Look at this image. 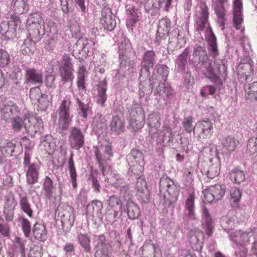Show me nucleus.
Masks as SVG:
<instances>
[{
    "label": "nucleus",
    "mask_w": 257,
    "mask_h": 257,
    "mask_svg": "<svg viewBox=\"0 0 257 257\" xmlns=\"http://www.w3.org/2000/svg\"><path fill=\"white\" fill-rule=\"evenodd\" d=\"M93 154L95 160L105 177V181L115 187L121 197L124 200H128L130 198V191L128 184L123 179L119 178L118 175L107 165L113 156L111 145L106 143L105 144L94 146Z\"/></svg>",
    "instance_id": "nucleus-1"
},
{
    "label": "nucleus",
    "mask_w": 257,
    "mask_h": 257,
    "mask_svg": "<svg viewBox=\"0 0 257 257\" xmlns=\"http://www.w3.org/2000/svg\"><path fill=\"white\" fill-rule=\"evenodd\" d=\"M189 63L197 72H204L208 78L216 85L221 86L227 76V67L222 62L212 63L204 46L195 45Z\"/></svg>",
    "instance_id": "nucleus-2"
},
{
    "label": "nucleus",
    "mask_w": 257,
    "mask_h": 257,
    "mask_svg": "<svg viewBox=\"0 0 257 257\" xmlns=\"http://www.w3.org/2000/svg\"><path fill=\"white\" fill-rule=\"evenodd\" d=\"M208 8L205 2L200 3L196 7L195 14L194 27L196 31L200 33L207 28L206 38L208 45V51L210 54L215 58L218 55V50L216 42V38L212 29L209 27Z\"/></svg>",
    "instance_id": "nucleus-3"
},
{
    "label": "nucleus",
    "mask_w": 257,
    "mask_h": 257,
    "mask_svg": "<svg viewBox=\"0 0 257 257\" xmlns=\"http://www.w3.org/2000/svg\"><path fill=\"white\" fill-rule=\"evenodd\" d=\"M257 229L254 228L248 232L236 230L230 234V238L236 246H244L253 240V246L251 248L253 257H257Z\"/></svg>",
    "instance_id": "nucleus-4"
},
{
    "label": "nucleus",
    "mask_w": 257,
    "mask_h": 257,
    "mask_svg": "<svg viewBox=\"0 0 257 257\" xmlns=\"http://www.w3.org/2000/svg\"><path fill=\"white\" fill-rule=\"evenodd\" d=\"M71 96H65L61 101L58 109V128L62 131L68 130L72 121L73 115L71 113Z\"/></svg>",
    "instance_id": "nucleus-5"
},
{
    "label": "nucleus",
    "mask_w": 257,
    "mask_h": 257,
    "mask_svg": "<svg viewBox=\"0 0 257 257\" xmlns=\"http://www.w3.org/2000/svg\"><path fill=\"white\" fill-rule=\"evenodd\" d=\"M160 198L164 203L171 204L176 199V187L173 181L168 177L162 178L160 181Z\"/></svg>",
    "instance_id": "nucleus-6"
},
{
    "label": "nucleus",
    "mask_w": 257,
    "mask_h": 257,
    "mask_svg": "<svg viewBox=\"0 0 257 257\" xmlns=\"http://www.w3.org/2000/svg\"><path fill=\"white\" fill-rule=\"evenodd\" d=\"M226 190V186L224 184H218L210 186L202 192L204 201L212 203L213 201L221 200L225 195Z\"/></svg>",
    "instance_id": "nucleus-7"
},
{
    "label": "nucleus",
    "mask_w": 257,
    "mask_h": 257,
    "mask_svg": "<svg viewBox=\"0 0 257 257\" xmlns=\"http://www.w3.org/2000/svg\"><path fill=\"white\" fill-rule=\"evenodd\" d=\"M145 114L143 109L139 105L132 106L130 113V125L134 131L143 127L144 124Z\"/></svg>",
    "instance_id": "nucleus-8"
},
{
    "label": "nucleus",
    "mask_w": 257,
    "mask_h": 257,
    "mask_svg": "<svg viewBox=\"0 0 257 257\" xmlns=\"http://www.w3.org/2000/svg\"><path fill=\"white\" fill-rule=\"evenodd\" d=\"M28 121L32 122L34 124L33 125L27 126L25 124L24 120L20 116L15 117L12 120V126L13 129L16 132H20L23 126H24L26 130L29 131L34 132L35 133L41 132L42 130L41 125V120H39L35 118H31L28 119Z\"/></svg>",
    "instance_id": "nucleus-9"
},
{
    "label": "nucleus",
    "mask_w": 257,
    "mask_h": 257,
    "mask_svg": "<svg viewBox=\"0 0 257 257\" xmlns=\"http://www.w3.org/2000/svg\"><path fill=\"white\" fill-rule=\"evenodd\" d=\"M61 80L63 83L72 82L74 79V69L69 55L63 56L62 63L59 68Z\"/></svg>",
    "instance_id": "nucleus-10"
},
{
    "label": "nucleus",
    "mask_w": 257,
    "mask_h": 257,
    "mask_svg": "<svg viewBox=\"0 0 257 257\" xmlns=\"http://www.w3.org/2000/svg\"><path fill=\"white\" fill-rule=\"evenodd\" d=\"M68 141L71 148L79 150L84 145L85 133L79 127H71Z\"/></svg>",
    "instance_id": "nucleus-11"
},
{
    "label": "nucleus",
    "mask_w": 257,
    "mask_h": 257,
    "mask_svg": "<svg viewBox=\"0 0 257 257\" xmlns=\"http://www.w3.org/2000/svg\"><path fill=\"white\" fill-rule=\"evenodd\" d=\"M213 133L212 122L208 120L197 121L194 127V134L199 139L209 138Z\"/></svg>",
    "instance_id": "nucleus-12"
},
{
    "label": "nucleus",
    "mask_w": 257,
    "mask_h": 257,
    "mask_svg": "<svg viewBox=\"0 0 257 257\" xmlns=\"http://www.w3.org/2000/svg\"><path fill=\"white\" fill-rule=\"evenodd\" d=\"M140 71V78H147L150 75V68L154 66L156 60V54L153 51H147L144 54Z\"/></svg>",
    "instance_id": "nucleus-13"
},
{
    "label": "nucleus",
    "mask_w": 257,
    "mask_h": 257,
    "mask_svg": "<svg viewBox=\"0 0 257 257\" xmlns=\"http://www.w3.org/2000/svg\"><path fill=\"white\" fill-rule=\"evenodd\" d=\"M95 242L97 251L95 257H110V244L106 240L105 236L103 235H95Z\"/></svg>",
    "instance_id": "nucleus-14"
},
{
    "label": "nucleus",
    "mask_w": 257,
    "mask_h": 257,
    "mask_svg": "<svg viewBox=\"0 0 257 257\" xmlns=\"http://www.w3.org/2000/svg\"><path fill=\"white\" fill-rule=\"evenodd\" d=\"M4 214L7 221H11L14 217V210L17 204L15 199L14 196L12 193H9L4 197Z\"/></svg>",
    "instance_id": "nucleus-15"
},
{
    "label": "nucleus",
    "mask_w": 257,
    "mask_h": 257,
    "mask_svg": "<svg viewBox=\"0 0 257 257\" xmlns=\"http://www.w3.org/2000/svg\"><path fill=\"white\" fill-rule=\"evenodd\" d=\"M194 201L195 195L192 193L189 194L185 201L184 218L187 222L195 221L197 219Z\"/></svg>",
    "instance_id": "nucleus-16"
},
{
    "label": "nucleus",
    "mask_w": 257,
    "mask_h": 257,
    "mask_svg": "<svg viewBox=\"0 0 257 257\" xmlns=\"http://www.w3.org/2000/svg\"><path fill=\"white\" fill-rule=\"evenodd\" d=\"M132 50V45L129 40L122 36L118 46V55L120 61V65L125 66L129 57V53Z\"/></svg>",
    "instance_id": "nucleus-17"
},
{
    "label": "nucleus",
    "mask_w": 257,
    "mask_h": 257,
    "mask_svg": "<svg viewBox=\"0 0 257 257\" xmlns=\"http://www.w3.org/2000/svg\"><path fill=\"white\" fill-rule=\"evenodd\" d=\"M170 27L171 22L169 19L164 18L160 20L156 37V41L158 44L166 40L170 30Z\"/></svg>",
    "instance_id": "nucleus-18"
},
{
    "label": "nucleus",
    "mask_w": 257,
    "mask_h": 257,
    "mask_svg": "<svg viewBox=\"0 0 257 257\" xmlns=\"http://www.w3.org/2000/svg\"><path fill=\"white\" fill-rule=\"evenodd\" d=\"M42 191L46 199L53 200L56 199V188L53 180L48 176L43 179Z\"/></svg>",
    "instance_id": "nucleus-19"
},
{
    "label": "nucleus",
    "mask_w": 257,
    "mask_h": 257,
    "mask_svg": "<svg viewBox=\"0 0 257 257\" xmlns=\"http://www.w3.org/2000/svg\"><path fill=\"white\" fill-rule=\"evenodd\" d=\"M100 22L103 28L108 31H112L115 27L116 21L110 8L104 7L102 9Z\"/></svg>",
    "instance_id": "nucleus-20"
},
{
    "label": "nucleus",
    "mask_w": 257,
    "mask_h": 257,
    "mask_svg": "<svg viewBox=\"0 0 257 257\" xmlns=\"http://www.w3.org/2000/svg\"><path fill=\"white\" fill-rule=\"evenodd\" d=\"M136 187L138 199L142 202H148L150 200V193L145 179L142 177L139 178L136 182Z\"/></svg>",
    "instance_id": "nucleus-21"
},
{
    "label": "nucleus",
    "mask_w": 257,
    "mask_h": 257,
    "mask_svg": "<svg viewBox=\"0 0 257 257\" xmlns=\"http://www.w3.org/2000/svg\"><path fill=\"white\" fill-rule=\"evenodd\" d=\"M102 208L103 204L100 201H92L87 206V215L91 216L92 219L102 220L103 217Z\"/></svg>",
    "instance_id": "nucleus-22"
},
{
    "label": "nucleus",
    "mask_w": 257,
    "mask_h": 257,
    "mask_svg": "<svg viewBox=\"0 0 257 257\" xmlns=\"http://www.w3.org/2000/svg\"><path fill=\"white\" fill-rule=\"evenodd\" d=\"M154 82H158V84L156 83L153 89L155 95H162L164 94L168 99L173 97V90L170 86L165 85V81H160V78H154Z\"/></svg>",
    "instance_id": "nucleus-23"
},
{
    "label": "nucleus",
    "mask_w": 257,
    "mask_h": 257,
    "mask_svg": "<svg viewBox=\"0 0 257 257\" xmlns=\"http://www.w3.org/2000/svg\"><path fill=\"white\" fill-rule=\"evenodd\" d=\"M220 142L222 151L226 154L234 152L239 144V141L231 136L223 137Z\"/></svg>",
    "instance_id": "nucleus-24"
},
{
    "label": "nucleus",
    "mask_w": 257,
    "mask_h": 257,
    "mask_svg": "<svg viewBox=\"0 0 257 257\" xmlns=\"http://www.w3.org/2000/svg\"><path fill=\"white\" fill-rule=\"evenodd\" d=\"M143 159V154L141 152L138 150L133 149L131 152L127 156L126 160L128 162V165L130 166V169L132 171H136L135 167L139 168V170L141 171L142 166L141 165V162Z\"/></svg>",
    "instance_id": "nucleus-25"
},
{
    "label": "nucleus",
    "mask_w": 257,
    "mask_h": 257,
    "mask_svg": "<svg viewBox=\"0 0 257 257\" xmlns=\"http://www.w3.org/2000/svg\"><path fill=\"white\" fill-rule=\"evenodd\" d=\"M227 0H211L212 7L215 11L220 23V27L224 28L225 25V9L224 5Z\"/></svg>",
    "instance_id": "nucleus-26"
},
{
    "label": "nucleus",
    "mask_w": 257,
    "mask_h": 257,
    "mask_svg": "<svg viewBox=\"0 0 257 257\" xmlns=\"http://www.w3.org/2000/svg\"><path fill=\"white\" fill-rule=\"evenodd\" d=\"M141 250L143 257H162L161 250L151 240L146 241Z\"/></svg>",
    "instance_id": "nucleus-27"
},
{
    "label": "nucleus",
    "mask_w": 257,
    "mask_h": 257,
    "mask_svg": "<svg viewBox=\"0 0 257 257\" xmlns=\"http://www.w3.org/2000/svg\"><path fill=\"white\" fill-rule=\"evenodd\" d=\"M26 172V182L29 185H33L38 182L40 167L37 164L24 168Z\"/></svg>",
    "instance_id": "nucleus-28"
},
{
    "label": "nucleus",
    "mask_w": 257,
    "mask_h": 257,
    "mask_svg": "<svg viewBox=\"0 0 257 257\" xmlns=\"http://www.w3.org/2000/svg\"><path fill=\"white\" fill-rule=\"evenodd\" d=\"M233 23L237 30L241 28L243 21L242 3L241 0H234L233 4Z\"/></svg>",
    "instance_id": "nucleus-29"
},
{
    "label": "nucleus",
    "mask_w": 257,
    "mask_h": 257,
    "mask_svg": "<svg viewBox=\"0 0 257 257\" xmlns=\"http://www.w3.org/2000/svg\"><path fill=\"white\" fill-rule=\"evenodd\" d=\"M238 222L235 211L231 210L228 213L226 216H223L221 218L220 223L222 228L228 232L234 227L235 225L238 223Z\"/></svg>",
    "instance_id": "nucleus-30"
},
{
    "label": "nucleus",
    "mask_w": 257,
    "mask_h": 257,
    "mask_svg": "<svg viewBox=\"0 0 257 257\" xmlns=\"http://www.w3.org/2000/svg\"><path fill=\"white\" fill-rule=\"evenodd\" d=\"M25 79L27 83L41 84L43 82V73L42 71L34 68H27Z\"/></svg>",
    "instance_id": "nucleus-31"
},
{
    "label": "nucleus",
    "mask_w": 257,
    "mask_h": 257,
    "mask_svg": "<svg viewBox=\"0 0 257 257\" xmlns=\"http://www.w3.org/2000/svg\"><path fill=\"white\" fill-rule=\"evenodd\" d=\"M202 236V232L198 228H194L190 230L188 234L189 242L192 247L195 249H201L202 243L200 237Z\"/></svg>",
    "instance_id": "nucleus-32"
},
{
    "label": "nucleus",
    "mask_w": 257,
    "mask_h": 257,
    "mask_svg": "<svg viewBox=\"0 0 257 257\" xmlns=\"http://www.w3.org/2000/svg\"><path fill=\"white\" fill-rule=\"evenodd\" d=\"M43 23V22L38 24L35 23L31 27H34V29H30L28 30L30 38L34 43L39 41L40 36L45 33V27Z\"/></svg>",
    "instance_id": "nucleus-33"
},
{
    "label": "nucleus",
    "mask_w": 257,
    "mask_h": 257,
    "mask_svg": "<svg viewBox=\"0 0 257 257\" xmlns=\"http://www.w3.org/2000/svg\"><path fill=\"white\" fill-rule=\"evenodd\" d=\"M97 94L96 96V102L104 106V103L107 99L106 89L107 82L105 79L100 81L97 86Z\"/></svg>",
    "instance_id": "nucleus-34"
},
{
    "label": "nucleus",
    "mask_w": 257,
    "mask_h": 257,
    "mask_svg": "<svg viewBox=\"0 0 257 257\" xmlns=\"http://www.w3.org/2000/svg\"><path fill=\"white\" fill-rule=\"evenodd\" d=\"M202 215L204 222V227L208 236H211L213 233L214 228L212 218L208 212V209L205 206L202 208Z\"/></svg>",
    "instance_id": "nucleus-35"
},
{
    "label": "nucleus",
    "mask_w": 257,
    "mask_h": 257,
    "mask_svg": "<svg viewBox=\"0 0 257 257\" xmlns=\"http://www.w3.org/2000/svg\"><path fill=\"white\" fill-rule=\"evenodd\" d=\"M189 48H186L182 53L179 55L175 60V64L178 72H183L185 70L187 64V60L189 54Z\"/></svg>",
    "instance_id": "nucleus-36"
},
{
    "label": "nucleus",
    "mask_w": 257,
    "mask_h": 257,
    "mask_svg": "<svg viewBox=\"0 0 257 257\" xmlns=\"http://www.w3.org/2000/svg\"><path fill=\"white\" fill-rule=\"evenodd\" d=\"M33 233L35 238L40 241H45L47 238V230L43 224L36 223L33 226Z\"/></svg>",
    "instance_id": "nucleus-37"
},
{
    "label": "nucleus",
    "mask_w": 257,
    "mask_h": 257,
    "mask_svg": "<svg viewBox=\"0 0 257 257\" xmlns=\"http://www.w3.org/2000/svg\"><path fill=\"white\" fill-rule=\"evenodd\" d=\"M26 241L19 237H16L14 241L13 250L15 255L20 257H25Z\"/></svg>",
    "instance_id": "nucleus-38"
},
{
    "label": "nucleus",
    "mask_w": 257,
    "mask_h": 257,
    "mask_svg": "<svg viewBox=\"0 0 257 257\" xmlns=\"http://www.w3.org/2000/svg\"><path fill=\"white\" fill-rule=\"evenodd\" d=\"M19 205L21 209L29 217H33V211L29 201V197L26 195H19Z\"/></svg>",
    "instance_id": "nucleus-39"
},
{
    "label": "nucleus",
    "mask_w": 257,
    "mask_h": 257,
    "mask_svg": "<svg viewBox=\"0 0 257 257\" xmlns=\"http://www.w3.org/2000/svg\"><path fill=\"white\" fill-rule=\"evenodd\" d=\"M230 180L233 183L239 184L245 180V175L244 172L235 168L232 169L229 172Z\"/></svg>",
    "instance_id": "nucleus-40"
},
{
    "label": "nucleus",
    "mask_w": 257,
    "mask_h": 257,
    "mask_svg": "<svg viewBox=\"0 0 257 257\" xmlns=\"http://www.w3.org/2000/svg\"><path fill=\"white\" fill-rule=\"evenodd\" d=\"M12 6L14 12L17 14L25 13L29 9L27 0H13Z\"/></svg>",
    "instance_id": "nucleus-41"
},
{
    "label": "nucleus",
    "mask_w": 257,
    "mask_h": 257,
    "mask_svg": "<svg viewBox=\"0 0 257 257\" xmlns=\"http://www.w3.org/2000/svg\"><path fill=\"white\" fill-rule=\"evenodd\" d=\"M245 97L250 101H257V81L248 84L245 89Z\"/></svg>",
    "instance_id": "nucleus-42"
},
{
    "label": "nucleus",
    "mask_w": 257,
    "mask_h": 257,
    "mask_svg": "<svg viewBox=\"0 0 257 257\" xmlns=\"http://www.w3.org/2000/svg\"><path fill=\"white\" fill-rule=\"evenodd\" d=\"M87 72L84 66H80L77 72V85L79 90H85V78Z\"/></svg>",
    "instance_id": "nucleus-43"
},
{
    "label": "nucleus",
    "mask_w": 257,
    "mask_h": 257,
    "mask_svg": "<svg viewBox=\"0 0 257 257\" xmlns=\"http://www.w3.org/2000/svg\"><path fill=\"white\" fill-rule=\"evenodd\" d=\"M220 171V165L218 162H216L210 165L206 172V175L207 177L206 182L217 176L219 174Z\"/></svg>",
    "instance_id": "nucleus-44"
},
{
    "label": "nucleus",
    "mask_w": 257,
    "mask_h": 257,
    "mask_svg": "<svg viewBox=\"0 0 257 257\" xmlns=\"http://www.w3.org/2000/svg\"><path fill=\"white\" fill-rule=\"evenodd\" d=\"M148 124L151 129L157 130L160 126L161 115L158 112H153L148 116Z\"/></svg>",
    "instance_id": "nucleus-45"
},
{
    "label": "nucleus",
    "mask_w": 257,
    "mask_h": 257,
    "mask_svg": "<svg viewBox=\"0 0 257 257\" xmlns=\"http://www.w3.org/2000/svg\"><path fill=\"white\" fill-rule=\"evenodd\" d=\"M149 81L150 84L148 88L145 87L143 84H140L139 88V95L141 97H144L146 95V98H147L153 91L154 86L156 85V83L158 84V82H154V76L150 79Z\"/></svg>",
    "instance_id": "nucleus-46"
},
{
    "label": "nucleus",
    "mask_w": 257,
    "mask_h": 257,
    "mask_svg": "<svg viewBox=\"0 0 257 257\" xmlns=\"http://www.w3.org/2000/svg\"><path fill=\"white\" fill-rule=\"evenodd\" d=\"M127 216L130 219H134L139 217L140 214V209L138 206L133 202L127 203Z\"/></svg>",
    "instance_id": "nucleus-47"
},
{
    "label": "nucleus",
    "mask_w": 257,
    "mask_h": 257,
    "mask_svg": "<svg viewBox=\"0 0 257 257\" xmlns=\"http://www.w3.org/2000/svg\"><path fill=\"white\" fill-rule=\"evenodd\" d=\"M78 241L84 251L89 252L91 250L90 239L86 234L80 233L78 235Z\"/></svg>",
    "instance_id": "nucleus-48"
},
{
    "label": "nucleus",
    "mask_w": 257,
    "mask_h": 257,
    "mask_svg": "<svg viewBox=\"0 0 257 257\" xmlns=\"http://www.w3.org/2000/svg\"><path fill=\"white\" fill-rule=\"evenodd\" d=\"M68 169L70 176V181L73 188H76L77 186V174L73 160V154L71 155L68 161Z\"/></svg>",
    "instance_id": "nucleus-49"
},
{
    "label": "nucleus",
    "mask_w": 257,
    "mask_h": 257,
    "mask_svg": "<svg viewBox=\"0 0 257 257\" xmlns=\"http://www.w3.org/2000/svg\"><path fill=\"white\" fill-rule=\"evenodd\" d=\"M179 31L177 28L174 29L171 32H169L168 37H169L168 45L170 47L177 48L178 41L179 40Z\"/></svg>",
    "instance_id": "nucleus-50"
},
{
    "label": "nucleus",
    "mask_w": 257,
    "mask_h": 257,
    "mask_svg": "<svg viewBox=\"0 0 257 257\" xmlns=\"http://www.w3.org/2000/svg\"><path fill=\"white\" fill-rule=\"evenodd\" d=\"M111 130L116 133H120L124 128L123 123L119 116H114L112 117L110 123Z\"/></svg>",
    "instance_id": "nucleus-51"
},
{
    "label": "nucleus",
    "mask_w": 257,
    "mask_h": 257,
    "mask_svg": "<svg viewBox=\"0 0 257 257\" xmlns=\"http://www.w3.org/2000/svg\"><path fill=\"white\" fill-rule=\"evenodd\" d=\"M108 205L113 209H118L120 211V216L122 215V205L120 199L115 195H112L109 197Z\"/></svg>",
    "instance_id": "nucleus-52"
},
{
    "label": "nucleus",
    "mask_w": 257,
    "mask_h": 257,
    "mask_svg": "<svg viewBox=\"0 0 257 257\" xmlns=\"http://www.w3.org/2000/svg\"><path fill=\"white\" fill-rule=\"evenodd\" d=\"M243 69L245 70H248V72H242V74L244 75L245 77V80H247L253 75V62L250 60L247 63L243 64H240L238 66V69Z\"/></svg>",
    "instance_id": "nucleus-53"
},
{
    "label": "nucleus",
    "mask_w": 257,
    "mask_h": 257,
    "mask_svg": "<svg viewBox=\"0 0 257 257\" xmlns=\"http://www.w3.org/2000/svg\"><path fill=\"white\" fill-rule=\"evenodd\" d=\"M63 227L65 225L71 226L73 224L74 216L68 211H64L59 214Z\"/></svg>",
    "instance_id": "nucleus-54"
},
{
    "label": "nucleus",
    "mask_w": 257,
    "mask_h": 257,
    "mask_svg": "<svg viewBox=\"0 0 257 257\" xmlns=\"http://www.w3.org/2000/svg\"><path fill=\"white\" fill-rule=\"evenodd\" d=\"M78 105L77 110L78 114L83 118H86L88 114L91 110L88 104H84L78 98L76 99Z\"/></svg>",
    "instance_id": "nucleus-55"
},
{
    "label": "nucleus",
    "mask_w": 257,
    "mask_h": 257,
    "mask_svg": "<svg viewBox=\"0 0 257 257\" xmlns=\"http://www.w3.org/2000/svg\"><path fill=\"white\" fill-rule=\"evenodd\" d=\"M79 44H80L81 45H84L85 53L91 52L95 49V43L91 39L86 37L79 38Z\"/></svg>",
    "instance_id": "nucleus-56"
},
{
    "label": "nucleus",
    "mask_w": 257,
    "mask_h": 257,
    "mask_svg": "<svg viewBox=\"0 0 257 257\" xmlns=\"http://www.w3.org/2000/svg\"><path fill=\"white\" fill-rule=\"evenodd\" d=\"M19 220L21 223L25 236L26 237H29L31 231L30 222L28 219L23 216H21Z\"/></svg>",
    "instance_id": "nucleus-57"
},
{
    "label": "nucleus",
    "mask_w": 257,
    "mask_h": 257,
    "mask_svg": "<svg viewBox=\"0 0 257 257\" xmlns=\"http://www.w3.org/2000/svg\"><path fill=\"white\" fill-rule=\"evenodd\" d=\"M157 67L159 75L155 78H160V80H161L160 81H166L169 73V68L167 66L163 64L158 65Z\"/></svg>",
    "instance_id": "nucleus-58"
},
{
    "label": "nucleus",
    "mask_w": 257,
    "mask_h": 257,
    "mask_svg": "<svg viewBox=\"0 0 257 257\" xmlns=\"http://www.w3.org/2000/svg\"><path fill=\"white\" fill-rule=\"evenodd\" d=\"M13 28L10 30L9 25L7 22H3L1 23L0 34H2L6 38H10L13 37Z\"/></svg>",
    "instance_id": "nucleus-59"
},
{
    "label": "nucleus",
    "mask_w": 257,
    "mask_h": 257,
    "mask_svg": "<svg viewBox=\"0 0 257 257\" xmlns=\"http://www.w3.org/2000/svg\"><path fill=\"white\" fill-rule=\"evenodd\" d=\"M37 101L38 103V107L41 111L46 110L51 102L48 95L45 94H41Z\"/></svg>",
    "instance_id": "nucleus-60"
},
{
    "label": "nucleus",
    "mask_w": 257,
    "mask_h": 257,
    "mask_svg": "<svg viewBox=\"0 0 257 257\" xmlns=\"http://www.w3.org/2000/svg\"><path fill=\"white\" fill-rule=\"evenodd\" d=\"M138 18L137 14L134 11L131 12L126 19V25L127 27L132 29L134 25L139 20Z\"/></svg>",
    "instance_id": "nucleus-61"
},
{
    "label": "nucleus",
    "mask_w": 257,
    "mask_h": 257,
    "mask_svg": "<svg viewBox=\"0 0 257 257\" xmlns=\"http://www.w3.org/2000/svg\"><path fill=\"white\" fill-rule=\"evenodd\" d=\"M230 195L231 200L234 203H238L241 196V190L236 187H232L230 190Z\"/></svg>",
    "instance_id": "nucleus-62"
},
{
    "label": "nucleus",
    "mask_w": 257,
    "mask_h": 257,
    "mask_svg": "<svg viewBox=\"0 0 257 257\" xmlns=\"http://www.w3.org/2000/svg\"><path fill=\"white\" fill-rule=\"evenodd\" d=\"M182 124L185 130L189 133L192 131L194 132V127L193 126V118L192 116L186 117L184 118Z\"/></svg>",
    "instance_id": "nucleus-63"
},
{
    "label": "nucleus",
    "mask_w": 257,
    "mask_h": 257,
    "mask_svg": "<svg viewBox=\"0 0 257 257\" xmlns=\"http://www.w3.org/2000/svg\"><path fill=\"white\" fill-rule=\"evenodd\" d=\"M246 151L251 154L257 153V139L251 138L249 139Z\"/></svg>",
    "instance_id": "nucleus-64"
}]
</instances>
